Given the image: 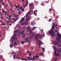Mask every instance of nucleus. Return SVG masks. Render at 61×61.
<instances>
[{
    "mask_svg": "<svg viewBox=\"0 0 61 61\" xmlns=\"http://www.w3.org/2000/svg\"><path fill=\"white\" fill-rule=\"evenodd\" d=\"M17 33H18V30H16L14 31V34L10 39V42H12V41L14 40V39L15 40L17 39V37H16L15 35H17Z\"/></svg>",
    "mask_w": 61,
    "mask_h": 61,
    "instance_id": "obj_1",
    "label": "nucleus"
},
{
    "mask_svg": "<svg viewBox=\"0 0 61 61\" xmlns=\"http://www.w3.org/2000/svg\"><path fill=\"white\" fill-rule=\"evenodd\" d=\"M29 35H30V36H29L28 37V39L29 40L32 39L33 37H34V36H36V35L35 34V33H33L32 32H30Z\"/></svg>",
    "mask_w": 61,
    "mask_h": 61,
    "instance_id": "obj_2",
    "label": "nucleus"
},
{
    "mask_svg": "<svg viewBox=\"0 0 61 61\" xmlns=\"http://www.w3.org/2000/svg\"><path fill=\"white\" fill-rule=\"evenodd\" d=\"M50 34H51V36L54 37L56 36V33L54 32V31L50 30L49 32Z\"/></svg>",
    "mask_w": 61,
    "mask_h": 61,
    "instance_id": "obj_3",
    "label": "nucleus"
},
{
    "mask_svg": "<svg viewBox=\"0 0 61 61\" xmlns=\"http://www.w3.org/2000/svg\"><path fill=\"white\" fill-rule=\"evenodd\" d=\"M57 41L59 42L58 43L56 41H55L54 43V44L55 46H56V45H58L59 43H61V39H57Z\"/></svg>",
    "mask_w": 61,
    "mask_h": 61,
    "instance_id": "obj_4",
    "label": "nucleus"
},
{
    "mask_svg": "<svg viewBox=\"0 0 61 61\" xmlns=\"http://www.w3.org/2000/svg\"><path fill=\"white\" fill-rule=\"evenodd\" d=\"M29 6L30 7H31V8L32 9H33L35 7L34 6V5L33 4V3H29Z\"/></svg>",
    "mask_w": 61,
    "mask_h": 61,
    "instance_id": "obj_5",
    "label": "nucleus"
},
{
    "mask_svg": "<svg viewBox=\"0 0 61 61\" xmlns=\"http://www.w3.org/2000/svg\"><path fill=\"white\" fill-rule=\"evenodd\" d=\"M57 36L60 39L61 38V36L60 35V34H59V32H57Z\"/></svg>",
    "mask_w": 61,
    "mask_h": 61,
    "instance_id": "obj_6",
    "label": "nucleus"
},
{
    "mask_svg": "<svg viewBox=\"0 0 61 61\" xmlns=\"http://www.w3.org/2000/svg\"><path fill=\"white\" fill-rule=\"evenodd\" d=\"M39 35H40V34H37L36 35V36L34 37L36 39H38V38L39 37Z\"/></svg>",
    "mask_w": 61,
    "mask_h": 61,
    "instance_id": "obj_7",
    "label": "nucleus"
},
{
    "mask_svg": "<svg viewBox=\"0 0 61 61\" xmlns=\"http://www.w3.org/2000/svg\"><path fill=\"white\" fill-rule=\"evenodd\" d=\"M25 32V30H24L22 31H20L19 32V34L20 35H22V34H23Z\"/></svg>",
    "mask_w": 61,
    "mask_h": 61,
    "instance_id": "obj_8",
    "label": "nucleus"
},
{
    "mask_svg": "<svg viewBox=\"0 0 61 61\" xmlns=\"http://www.w3.org/2000/svg\"><path fill=\"white\" fill-rule=\"evenodd\" d=\"M25 16L23 18L20 20V23H21V22H22V21H23L24 20H25Z\"/></svg>",
    "mask_w": 61,
    "mask_h": 61,
    "instance_id": "obj_9",
    "label": "nucleus"
},
{
    "mask_svg": "<svg viewBox=\"0 0 61 61\" xmlns=\"http://www.w3.org/2000/svg\"><path fill=\"white\" fill-rule=\"evenodd\" d=\"M25 34L24 33L22 35V38H25Z\"/></svg>",
    "mask_w": 61,
    "mask_h": 61,
    "instance_id": "obj_10",
    "label": "nucleus"
},
{
    "mask_svg": "<svg viewBox=\"0 0 61 61\" xmlns=\"http://www.w3.org/2000/svg\"><path fill=\"white\" fill-rule=\"evenodd\" d=\"M52 47L53 48H54V50H55L56 51H57V49L56 48V47L55 46H53Z\"/></svg>",
    "mask_w": 61,
    "mask_h": 61,
    "instance_id": "obj_11",
    "label": "nucleus"
},
{
    "mask_svg": "<svg viewBox=\"0 0 61 61\" xmlns=\"http://www.w3.org/2000/svg\"><path fill=\"white\" fill-rule=\"evenodd\" d=\"M31 25H35V22L34 21L32 22L31 23Z\"/></svg>",
    "mask_w": 61,
    "mask_h": 61,
    "instance_id": "obj_12",
    "label": "nucleus"
},
{
    "mask_svg": "<svg viewBox=\"0 0 61 61\" xmlns=\"http://www.w3.org/2000/svg\"><path fill=\"white\" fill-rule=\"evenodd\" d=\"M57 51H58V50L57 49V51L56 50H55V51H54L53 52V54L55 56H56V52H57Z\"/></svg>",
    "mask_w": 61,
    "mask_h": 61,
    "instance_id": "obj_13",
    "label": "nucleus"
},
{
    "mask_svg": "<svg viewBox=\"0 0 61 61\" xmlns=\"http://www.w3.org/2000/svg\"><path fill=\"white\" fill-rule=\"evenodd\" d=\"M27 38H26L25 39V41L26 43L29 42V40L27 39Z\"/></svg>",
    "mask_w": 61,
    "mask_h": 61,
    "instance_id": "obj_14",
    "label": "nucleus"
},
{
    "mask_svg": "<svg viewBox=\"0 0 61 61\" xmlns=\"http://www.w3.org/2000/svg\"><path fill=\"white\" fill-rule=\"evenodd\" d=\"M24 24H25V25H27L28 24V21L26 22H25V21H24Z\"/></svg>",
    "mask_w": 61,
    "mask_h": 61,
    "instance_id": "obj_15",
    "label": "nucleus"
},
{
    "mask_svg": "<svg viewBox=\"0 0 61 61\" xmlns=\"http://www.w3.org/2000/svg\"><path fill=\"white\" fill-rule=\"evenodd\" d=\"M30 14V15H32L33 13V12L32 11H30L29 12Z\"/></svg>",
    "mask_w": 61,
    "mask_h": 61,
    "instance_id": "obj_16",
    "label": "nucleus"
},
{
    "mask_svg": "<svg viewBox=\"0 0 61 61\" xmlns=\"http://www.w3.org/2000/svg\"><path fill=\"white\" fill-rule=\"evenodd\" d=\"M27 30L28 31H30L31 30V28L30 27H29L27 28Z\"/></svg>",
    "mask_w": 61,
    "mask_h": 61,
    "instance_id": "obj_17",
    "label": "nucleus"
},
{
    "mask_svg": "<svg viewBox=\"0 0 61 61\" xmlns=\"http://www.w3.org/2000/svg\"><path fill=\"white\" fill-rule=\"evenodd\" d=\"M29 15H30V14L29 13H27L26 15V17H29Z\"/></svg>",
    "mask_w": 61,
    "mask_h": 61,
    "instance_id": "obj_18",
    "label": "nucleus"
},
{
    "mask_svg": "<svg viewBox=\"0 0 61 61\" xmlns=\"http://www.w3.org/2000/svg\"><path fill=\"white\" fill-rule=\"evenodd\" d=\"M29 17H28L25 20V21H28V20H30V19H29Z\"/></svg>",
    "mask_w": 61,
    "mask_h": 61,
    "instance_id": "obj_19",
    "label": "nucleus"
},
{
    "mask_svg": "<svg viewBox=\"0 0 61 61\" xmlns=\"http://www.w3.org/2000/svg\"><path fill=\"white\" fill-rule=\"evenodd\" d=\"M38 55L39 56H43L44 54H43V53H40V54H39Z\"/></svg>",
    "mask_w": 61,
    "mask_h": 61,
    "instance_id": "obj_20",
    "label": "nucleus"
},
{
    "mask_svg": "<svg viewBox=\"0 0 61 61\" xmlns=\"http://www.w3.org/2000/svg\"><path fill=\"white\" fill-rule=\"evenodd\" d=\"M22 6H23L24 7V8H25V7H26V6H27V5H26V4L25 5V4H24V5H22Z\"/></svg>",
    "mask_w": 61,
    "mask_h": 61,
    "instance_id": "obj_21",
    "label": "nucleus"
},
{
    "mask_svg": "<svg viewBox=\"0 0 61 61\" xmlns=\"http://www.w3.org/2000/svg\"><path fill=\"white\" fill-rule=\"evenodd\" d=\"M24 23H25V22L24 23V22H22V23L20 24V25L22 26L23 25H24Z\"/></svg>",
    "mask_w": 61,
    "mask_h": 61,
    "instance_id": "obj_22",
    "label": "nucleus"
},
{
    "mask_svg": "<svg viewBox=\"0 0 61 61\" xmlns=\"http://www.w3.org/2000/svg\"><path fill=\"white\" fill-rule=\"evenodd\" d=\"M16 57L18 59H20V56H16Z\"/></svg>",
    "mask_w": 61,
    "mask_h": 61,
    "instance_id": "obj_23",
    "label": "nucleus"
},
{
    "mask_svg": "<svg viewBox=\"0 0 61 61\" xmlns=\"http://www.w3.org/2000/svg\"><path fill=\"white\" fill-rule=\"evenodd\" d=\"M56 56H59V54L58 53H57L56 54Z\"/></svg>",
    "mask_w": 61,
    "mask_h": 61,
    "instance_id": "obj_24",
    "label": "nucleus"
},
{
    "mask_svg": "<svg viewBox=\"0 0 61 61\" xmlns=\"http://www.w3.org/2000/svg\"><path fill=\"white\" fill-rule=\"evenodd\" d=\"M10 47L12 48V47L13 46L12 44H10Z\"/></svg>",
    "mask_w": 61,
    "mask_h": 61,
    "instance_id": "obj_25",
    "label": "nucleus"
},
{
    "mask_svg": "<svg viewBox=\"0 0 61 61\" xmlns=\"http://www.w3.org/2000/svg\"><path fill=\"white\" fill-rule=\"evenodd\" d=\"M57 60V57H55L54 58V61H56Z\"/></svg>",
    "mask_w": 61,
    "mask_h": 61,
    "instance_id": "obj_26",
    "label": "nucleus"
},
{
    "mask_svg": "<svg viewBox=\"0 0 61 61\" xmlns=\"http://www.w3.org/2000/svg\"><path fill=\"white\" fill-rule=\"evenodd\" d=\"M29 3V2H28V1H26V5L27 6L28 5V4Z\"/></svg>",
    "mask_w": 61,
    "mask_h": 61,
    "instance_id": "obj_27",
    "label": "nucleus"
},
{
    "mask_svg": "<svg viewBox=\"0 0 61 61\" xmlns=\"http://www.w3.org/2000/svg\"><path fill=\"white\" fill-rule=\"evenodd\" d=\"M42 49L43 51L44 52H45V48H42Z\"/></svg>",
    "mask_w": 61,
    "mask_h": 61,
    "instance_id": "obj_28",
    "label": "nucleus"
},
{
    "mask_svg": "<svg viewBox=\"0 0 61 61\" xmlns=\"http://www.w3.org/2000/svg\"><path fill=\"white\" fill-rule=\"evenodd\" d=\"M36 27H34L33 28H32V30H35V29H36Z\"/></svg>",
    "mask_w": 61,
    "mask_h": 61,
    "instance_id": "obj_29",
    "label": "nucleus"
},
{
    "mask_svg": "<svg viewBox=\"0 0 61 61\" xmlns=\"http://www.w3.org/2000/svg\"><path fill=\"white\" fill-rule=\"evenodd\" d=\"M27 59L28 60H30V57H28L27 58Z\"/></svg>",
    "mask_w": 61,
    "mask_h": 61,
    "instance_id": "obj_30",
    "label": "nucleus"
},
{
    "mask_svg": "<svg viewBox=\"0 0 61 61\" xmlns=\"http://www.w3.org/2000/svg\"><path fill=\"white\" fill-rule=\"evenodd\" d=\"M25 43V41H22L21 42V44H24V43Z\"/></svg>",
    "mask_w": 61,
    "mask_h": 61,
    "instance_id": "obj_31",
    "label": "nucleus"
},
{
    "mask_svg": "<svg viewBox=\"0 0 61 61\" xmlns=\"http://www.w3.org/2000/svg\"><path fill=\"white\" fill-rule=\"evenodd\" d=\"M58 47H61V44H59L57 45Z\"/></svg>",
    "mask_w": 61,
    "mask_h": 61,
    "instance_id": "obj_32",
    "label": "nucleus"
},
{
    "mask_svg": "<svg viewBox=\"0 0 61 61\" xmlns=\"http://www.w3.org/2000/svg\"><path fill=\"white\" fill-rule=\"evenodd\" d=\"M30 60H36V59H34L32 58H30Z\"/></svg>",
    "mask_w": 61,
    "mask_h": 61,
    "instance_id": "obj_33",
    "label": "nucleus"
},
{
    "mask_svg": "<svg viewBox=\"0 0 61 61\" xmlns=\"http://www.w3.org/2000/svg\"><path fill=\"white\" fill-rule=\"evenodd\" d=\"M14 43H15V45H17V44H18V43H16V42L15 41L14 42Z\"/></svg>",
    "mask_w": 61,
    "mask_h": 61,
    "instance_id": "obj_34",
    "label": "nucleus"
},
{
    "mask_svg": "<svg viewBox=\"0 0 61 61\" xmlns=\"http://www.w3.org/2000/svg\"><path fill=\"white\" fill-rule=\"evenodd\" d=\"M52 24L53 25V26H56V25H55V23H54V22H53L52 23Z\"/></svg>",
    "mask_w": 61,
    "mask_h": 61,
    "instance_id": "obj_35",
    "label": "nucleus"
},
{
    "mask_svg": "<svg viewBox=\"0 0 61 61\" xmlns=\"http://www.w3.org/2000/svg\"><path fill=\"white\" fill-rule=\"evenodd\" d=\"M55 29V27H54V26H53L52 27L51 29L52 30H54Z\"/></svg>",
    "mask_w": 61,
    "mask_h": 61,
    "instance_id": "obj_36",
    "label": "nucleus"
},
{
    "mask_svg": "<svg viewBox=\"0 0 61 61\" xmlns=\"http://www.w3.org/2000/svg\"><path fill=\"white\" fill-rule=\"evenodd\" d=\"M15 7L16 8H17L18 7V8H19V6L18 5H16L15 6Z\"/></svg>",
    "mask_w": 61,
    "mask_h": 61,
    "instance_id": "obj_37",
    "label": "nucleus"
},
{
    "mask_svg": "<svg viewBox=\"0 0 61 61\" xmlns=\"http://www.w3.org/2000/svg\"><path fill=\"white\" fill-rule=\"evenodd\" d=\"M2 12L4 14V13H5V11H4V10H3V9L2 10Z\"/></svg>",
    "mask_w": 61,
    "mask_h": 61,
    "instance_id": "obj_38",
    "label": "nucleus"
},
{
    "mask_svg": "<svg viewBox=\"0 0 61 61\" xmlns=\"http://www.w3.org/2000/svg\"><path fill=\"white\" fill-rule=\"evenodd\" d=\"M21 60H25L26 61H27L25 59H21Z\"/></svg>",
    "mask_w": 61,
    "mask_h": 61,
    "instance_id": "obj_39",
    "label": "nucleus"
},
{
    "mask_svg": "<svg viewBox=\"0 0 61 61\" xmlns=\"http://www.w3.org/2000/svg\"><path fill=\"white\" fill-rule=\"evenodd\" d=\"M41 33H43V30H41Z\"/></svg>",
    "mask_w": 61,
    "mask_h": 61,
    "instance_id": "obj_40",
    "label": "nucleus"
},
{
    "mask_svg": "<svg viewBox=\"0 0 61 61\" xmlns=\"http://www.w3.org/2000/svg\"><path fill=\"white\" fill-rule=\"evenodd\" d=\"M52 20V19H50L49 20V22H51V20Z\"/></svg>",
    "mask_w": 61,
    "mask_h": 61,
    "instance_id": "obj_41",
    "label": "nucleus"
},
{
    "mask_svg": "<svg viewBox=\"0 0 61 61\" xmlns=\"http://www.w3.org/2000/svg\"><path fill=\"white\" fill-rule=\"evenodd\" d=\"M5 22L6 23V24H8V22H7V21L6 20H5Z\"/></svg>",
    "mask_w": 61,
    "mask_h": 61,
    "instance_id": "obj_42",
    "label": "nucleus"
},
{
    "mask_svg": "<svg viewBox=\"0 0 61 61\" xmlns=\"http://www.w3.org/2000/svg\"><path fill=\"white\" fill-rule=\"evenodd\" d=\"M37 45H39V46H40V43H39V42H38L37 43Z\"/></svg>",
    "mask_w": 61,
    "mask_h": 61,
    "instance_id": "obj_43",
    "label": "nucleus"
},
{
    "mask_svg": "<svg viewBox=\"0 0 61 61\" xmlns=\"http://www.w3.org/2000/svg\"><path fill=\"white\" fill-rule=\"evenodd\" d=\"M39 42L40 43V44H41V43H42V41H41L40 40L39 41Z\"/></svg>",
    "mask_w": 61,
    "mask_h": 61,
    "instance_id": "obj_44",
    "label": "nucleus"
},
{
    "mask_svg": "<svg viewBox=\"0 0 61 61\" xmlns=\"http://www.w3.org/2000/svg\"><path fill=\"white\" fill-rule=\"evenodd\" d=\"M43 37V36L41 35L40 36V39H42V37Z\"/></svg>",
    "mask_w": 61,
    "mask_h": 61,
    "instance_id": "obj_45",
    "label": "nucleus"
},
{
    "mask_svg": "<svg viewBox=\"0 0 61 61\" xmlns=\"http://www.w3.org/2000/svg\"><path fill=\"white\" fill-rule=\"evenodd\" d=\"M17 20V19L16 18L14 19V21H16Z\"/></svg>",
    "mask_w": 61,
    "mask_h": 61,
    "instance_id": "obj_46",
    "label": "nucleus"
},
{
    "mask_svg": "<svg viewBox=\"0 0 61 61\" xmlns=\"http://www.w3.org/2000/svg\"><path fill=\"white\" fill-rule=\"evenodd\" d=\"M35 12H36V10H35L34 11V15H36V13H35Z\"/></svg>",
    "mask_w": 61,
    "mask_h": 61,
    "instance_id": "obj_47",
    "label": "nucleus"
},
{
    "mask_svg": "<svg viewBox=\"0 0 61 61\" xmlns=\"http://www.w3.org/2000/svg\"><path fill=\"white\" fill-rule=\"evenodd\" d=\"M36 4H38V2L37 1H36L35 2Z\"/></svg>",
    "mask_w": 61,
    "mask_h": 61,
    "instance_id": "obj_48",
    "label": "nucleus"
},
{
    "mask_svg": "<svg viewBox=\"0 0 61 61\" xmlns=\"http://www.w3.org/2000/svg\"><path fill=\"white\" fill-rule=\"evenodd\" d=\"M29 54H32V52H31V51H30L29 52Z\"/></svg>",
    "mask_w": 61,
    "mask_h": 61,
    "instance_id": "obj_49",
    "label": "nucleus"
},
{
    "mask_svg": "<svg viewBox=\"0 0 61 61\" xmlns=\"http://www.w3.org/2000/svg\"><path fill=\"white\" fill-rule=\"evenodd\" d=\"M26 28V27H24V29H25V28Z\"/></svg>",
    "mask_w": 61,
    "mask_h": 61,
    "instance_id": "obj_50",
    "label": "nucleus"
},
{
    "mask_svg": "<svg viewBox=\"0 0 61 61\" xmlns=\"http://www.w3.org/2000/svg\"><path fill=\"white\" fill-rule=\"evenodd\" d=\"M51 9H49V11L50 12V11H51L52 10H51Z\"/></svg>",
    "mask_w": 61,
    "mask_h": 61,
    "instance_id": "obj_51",
    "label": "nucleus"
},
{
    "mask_svg": "<svg viewBox=\"0 0 61 61\" xmlns=\"http://www.w3.org/2000/svg\"><path fill=\"white\" fill-rule=\"evenodd\" d=\"M33 58H34V59H35V58H36L35 56H33Z\"/></svg>",
    "mask_w": 61,
    "mask_h": 61,
    "instance_id": "obj_52",
    "label": "nucleus"
},
{
    "mask_svg": "<svg viewBox=\"0 0 61 61\" xmlns=\"http://www.w3.org/2000/svg\"><path fill=\"white\" fill-rule=\"evenodd\" d=\"M0 18H2V19H4V17H1Z\"/></svg>",
    "mask_w": 61,
    "mask_h": 61,
    "instance_id": "obj_53",
    "label": "nucleus"
},
{
    "mask_svg": "<svg viewBox=\"0 0 61 61\" xmlns=\"http://www.w3.org/2000/svg\"><path fill=\"white\" fill-rule=\"evenodd\" d=\"M7 7V6H5V7H4V8H6V7Z\"/></svg>",
    "mask_w": 61,
    "mask_h": 61,
    "instance_id": "obj_54",
    "label": "nucleus"
},
{
    "mask_svg": "<svg viewBox=\"0 0 61 61\" xmlns=\"http://www.w3.org/2000/svg\"><path fill=\"white\" fill-rule=\"evenodd\" d=\"M29 56H31V54H29Z\"/></svg>",
    "mask_w": 61,
    "mask_h": 61,
    "instance_id": "obj_55",
    "label": "nucleus"
},
{
    "mask_svg": "<svg viewBox=\"0 0 61 61\" xmlns=\"http://www.w3.org/2000/svg\"><path fill=\"white\" fill-rule=\"evenodd\" d=\"M4 1V0H1L0 2H2V1Z\"/></svg>",
    "mask_w": 61,
    "mask_h": 61,
    "instance_id": "obj_56",
    "label": "nucleus"
},
{
    "mask_svg": "<svg viewBox=\"0 0 61 61\" xmlns=\"http://www.w3.org/2000/svg\"><path fill=\"white\" fill-rule=\"evenodd\" d=\"M9 17H10V18H11V15H9Z\"/></svg>",
    "mask_w": 61,
    "mask_h": 61,
    "instance_id": "obj_57",
    "label": "nucleus"
},
{
    "mask_svg": "<svg viewBox=\"0 0 61 61\" xmlns=\"http://www.w3.org/2000/svg\"><path fill=\"white\" fill-rule=\"evenodd\" d=\"M13 57H15V55H13Z\"/></svg>",
    "mask_w": 61,
    "mask_h": 61,
    "instance_id": "obj_58",
    "label": "nucleus"
},
{
    "mask_svg": "<svg viewBox=\"0 0 61 61\" xmlns=\"http://www.w3.org/2000/svg\"><path fill=\"white\" fill-rule=\"evenodd\" d=\"M37 56H38V55H36L35 56V57H37Z\"/></svg>",
    "mask_w": 61,
    "mask_h": 61,
    "instance_id": "obj_59",
    "label": "nucleus"
},
{
    "mask_svg": "<svg viewBox=\"0 0 61 61\" xmlns=\"http://www.w3.org/2000/svg\"><path fill=\"white\" fill-rule=\"evenodd\" d=\"M0 58L1 59V58H3V56H2L0 57Z\"/></svg>",
    "mask_w": 61,
    "mask_h": 61,
    "instance_id": "obj_60",
    "label": "nucleus"
},
{
    "mask_svg": "<svg viewBox=\"0 0 61 61\" xmlns=\"http://www.w3.org/2000/svg\"><path fill=\"white\" fill-rule=\"evenodd\" d=\"M16 58L15 57H14L13 58L14 59H15Z\"/></svg>",
    "mask_w": 61,
    "mask_h": 61,
    "instance_id": "obj_61",
    "label": "nucleus"
},
{
    "mask_svg": "<svg viewBox=\"0 0 61 61\" xmlns=\"http://www.w3.org/2000/svg\"><path fill=\"white\" fill-rule=\"evenodd\" d=\"M10 15L11 16H12V15H12V14H10Z\"/></svg>",
    "mask_w": 61,
    "mask_h": 61,
    "instance_id": "obj_62",
    "label": "nucleus"
},
{
    "mask_svg": "<svg viewBox=\"0 0 61 61\" xmlns=\"http://www.w3.org/2000/svg\"><path fill=\"white\" fill-rule=\"evenodd\" d=\"M11 13H14V11H12L11 12Z\"/></svg>",
    "mask_w": 61,
    "mask_h": 61,
    "instance_id": "obj_63",
    "label": "nucleus"
},
{
    "mask_svg": "<svg viewBox=\"0 0 61 61\" xmlns=\"http://www.w3.org/2000/svg\"><path fill=\"white\" fill-rule=\"evenodd\" d=\"M0 14H1V15H4V14H3V13H0Z\"/></svg>",
    "mask_w": 61,
    "mask_h": 61,
    "instance_id": "obj_64",
    "label": "nucleus"
}]
</instances>
